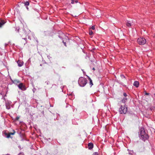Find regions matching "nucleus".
<instances>
[{
  "instance_id": "obj_1",
  "label": "nucleus",
  "mask_w": 155,
  "mask_h": 155,
  "mask_svg": "<svg viewBox=\"0 0 155 155\" xmlns=\"http://www.w3.org/2000/svg\"><path fill=\"white\" fill-rule=\"evenodd\" d=\"M140 134L141 137L144 141L147 139L149 137L147 134H146L143 128H141L140 129Z\"/></svg>"
},
{
  "instance_id": "obj_2",
  "label": "nucleus",
  "mask_w": 155,
  "mask_h": 155,
  "mask_svg": "<svg viewBox=\"0 0 155 155\" xmlns=\"http://www.w3.org/2000/svg\"><path fill=\"white\" fill-rule=\"evenodd\" d=\"M87 80L85 78H81L78 80V83L81 87H84L87 83Z\"/></svg>"
},
{
  "instance_id": "obj_3",
  "label": "nucleus",
  "mask_w": 155,
  "mask_h": 155,
  "mask_svg": "<svg viewBox=\"0 0 155 155\" xmlns=\"http://www.w3.org/2000/svg\"><path fill=\"white\" fill-rule=\"evenodd\" d=\"M137 42L140 45H143L146 42V40L143 37H140L137 39Z\"/></svg>"
},
{
  "instance_id": "obj_4",
  "label": "nucleus",
  "mask_w": 155,
  "mask_h": 155,
  "mask_svg": "<svg viewBox=\"0 0 155 155\" xmlns=\"http://www.w3.org/2000/svg\"><path fill=\"white\" fill-rule=\"evenodd\" d=\"M127 111V107L124 106H121L119 109V111L120 114H126Z\"/></svg>"
},
{
  "instance_id": "obj_5",
  "label": "nucleus",
  "mask_w": 155,
  "mask_h": 155,
  "mask_svg": "<svg viewBox=\"0 0 155 155\" xmlns=\"http://www.w3.org/2000/svg\"><path fill=\"white\" fill-rule=\"evenodd\" d=\"M18 87L21 89L22 90H25L26 89V88L25 86L22 83H21L18 85Z\"/></svg>"
},
{
  "instance_id": "obj_6",
  "label": "nucleus",
  "mask_w": 155,
  "mask_h": 155,
  "mask_svg": "<svg viewBox=\"0 0 155 155\" xmlns=\"http://www.w3.org/2000/svg\"><path fill=\"white\" fill-rule=\"evenodd\" d=\"M13 132L12 133L10 132V133H6L5 134V135L8 138H9L11 137V135H14L15 134V131L14 130H13Z\"/></svg>"
},
{
  "instance_id": "obj_7",
  "label": "nucleus",
  "mask_w": 155,
  "mask_h": 155,
  "mask_svg": "<svg viewBox=\"0 0 155 155\" xmlns=\"http://www.w3.org/2000/svg\"><path fill=\"white\" fill-rule=\"evenodd\" d=\"M17 63L18 64V65L19 67H21L23 64V62L22 61H21L19 60H18L17 61Z\"/></svg>"
},
{
  "instance_id": "obj_8",
  "label": "nucleus",
  "mask_w": 155,
  "mask_h": 155,
  "mask_svg": "<svg viewBox=\"0 0 155 155\" xmlns=\"http://www.w3.org/2000/svg\"><path fill=\"white\" fill-rule=\"evenodd\" d=\"M88 146L89 149H92L93 147V144L91 143H90L88 144Z\"/></svg>"
},
{
  "instance_id": "obj_9",
  "label": "nucleus",
  "mask_w": 155,
  "mask_h": 155,
  "mask_svg": "<svg viewBox=\"0 0 155 155\" xmlns=\"http://www.w3.org/2000/svg\"><path fill=\"white\" fill-rule=\"evenodd\" d=\"M5 23L6 22L4 20H0V27H2Z\"/></svg>"
},
{
  "instance_id": "obj_10",
  "label": "nucleus",
  "mask_w": 155,
  "mask_h": 155,
  "mask_svg": "<svg viewBox=\"0 0 155 155\" xmlns=\"http://www.w3.org/2000/svg\"><path fill=\"white\" fill-rule=\"evenodd\" d=\"M139 82L137 81H135L134 83V85L136 87H138L139 85Z\"/></svg>"
},
{
  "instance_id": "obj_11",
  "label": "nucleus",
  "mask_w": 155,
  "mask_h": 155,
  "mask_svg": "<svg viewBox=\"0 0 155 155\" xmlns=\"http://www.w3.org/2000/svg\"><path fill=\"white\" fill-rule=\"evenodd\" d=\"M128 98L127 97H124L122 100L121 102L123 103H125L127 101Z\"/></svg>"
},
{
  "instance_id": "obj_12",
  "label": "nucleus",
  "mask_w": 155,
  "mask_h": 155,
  "mask_svg": "<svg viewBox=\"0 0 155 155\" xmlns=\"http://www.w3.org/2000/svg\"><path fill=\"white\" fill-rule=\"evenodd\" d=\"M88 79L89 80L90 82L89 84H90L91 85V87L93 85V84L92 82V80L91 79V78L89 77H88Z\"/></svg>"
},
{
  "instance_id": "obj_13",
  "label": "nucleus",
  "mask_w": 155,
  "mask_h": 155,
  "mask_svg": "<svg viewBox=\"0 0 155 155\" xmlns=\"http://www.w3.org/2000/svg\"><path fill=\"white\" fill-rule=\"evenodd\" d=\"M29 2H25V6H26V8L28 10V7H27V6H28L29 5Z\"/></svg>"
},
{
  "instance_id": "obj_14",
  "label": "nucleus",
  "mask_w": 155,
  "mask_h": 155,
  "mask_svg": "<svg viewBox=\"0 0 155 155\" xmlns=\"http://www.w3.org/2000/svg\"><path fill=\"white\" fill-rule=\"evenodd\" d=\"M78 0H71V3L74 4L75 3H77L78 2Z\"/></svg>"
},
{
  "instance_id": "obj_15",
  "label": "nucleus",
  "mask_w": 155,
  "mask_h": 155,
  "mask_svg": "<svg viewBox=\"0 0 155 155\" xmlns=\"http://www.w3.org/2000/svg\"><path fill=\"white\" fill-rule=\"evenodd\" d=\"M6 108L8 109H9L10 108V106L9 105V104H6Z\"/></svg>"
},
{
  "instance_id": "obj_16",
  "label": "nucleus",
  "mask_w": 155,
  "mask_h": 155,
  "mask_svg": "<svg viewBox=\"0 0 155 155\" xmlns=\"http://www.w3.org/2000/svg\"><path fill=\"white\" fill-rule=\"evenodd\" d=\"M89 34L90 35H92L93 34V32L91 29L89 30Z\"/></svg>"
},
{
  "instance_id": "obj_17",
  "label": "nucleus",
  "mask_w": 155,
  "mask_h": 155,
  "mask_svg": "<svg viewBox=\"0 0 155 155\" xmlns=\"http://www.w3.org/2000/svg\"><path fill=\"white\" fill-rule=\"evenodd\" d=\"M126 25L127 27H130L131 26L130 23L129 22H127L126 24Z\"/></svg>"
},
{
  "instance_id": "obj_18",
  "label": "nucleus",
  "mask_w": 155,
  "mask_h": 155,
  "mask_svg": "<svg viewBox=\"0 0 155 155\" xmlns=\"http://www.w3.org/2000/svg\"><path fill=\"white\" fill-rule=\"evenodd\" d=\"M19 118H20V117H19L17 116L16 117V118H15V120H19Z\"/></svg>"
},
{
  "instance_id": "obj_19",
  "label": "nucleus",
  "mask_w": 155,
  "mask_h": 155,
  "mask_svg": "<svg viewBox=\"0 0 155 155\" xmlns=\"http://www.w3.org/2000/svg\"><path fill=\"white\" fill-rule=\"evenodd\" d=\"M123 95L124 96V97H127V95L126 93H124Z\"/></svg>"
},
{
  "instance_id": "obj_20",
  "label": "nucleus",
  "mask_w": 155,
  "mask_h": 155,
  "mask_svg": "<svg viewBox=\"0 0 155 155\" xmlns=\"http://www.w3.org/2000/svg\"><path fill=\"white\" fill-rule=\"evenodd\" d=\"M14 83H18L19 82V81H18L17 80H15L13 82Z\"/></svg>"
},
{
  "instance_id": "obj_21",
  "label": "nucleus",
  "mask_w": 155,
  "mask_h": 155,
  "mask_svg": "<svg viewBox=\"0 0 155 155\" xmlns=\"http://www.w3.org/2000/svg\"><path fill=\"white\" fill-rule=\"evenodd\" d=\"M91 28L93 30H94L95 29V27L94 26H92L91 27Z\"/></svg>"
},
{
  "instance_id": "obj_22",
  "label": "nucleus",
  "mask_w": 155,
  "mask_h": 155,
  "mask_svg": "<svg viewBox=\"0 0 155 155\" xmlns=\"http://www.w3.org/2000/svg\"><path fill=\"white\" fill-rule=\"evenodd\" d=\"M63 43H64V45L66 47V43L65 42H64V41H63Z\"/></svg>"
},
{
  "instance_id": "obj_23",
  "label": "nucleus",
  "mask_w": 155,
  "mask_h": 155,
  "mask_svg": "<svg viewBox=\"0 0 155 155\" xmlns=\"http://www.w3.org/2000/svg\"><path fill=\"white\" fill-rule=\"evenodd\" d=\"M93 155H98V154L97 153H94Z\"/></svg>"
},
{
  "instance_id": "obj_24",
  "label": "nucleus",
  "mask_w": 155,
  "mask_h": 155,
  "mask_svg": "<svg viewBox=\"0 0 155 155\" xmlns=\"http://www.w3.org/2000/svg\"><path fill=\"white\" fill-rule=\"evenodd\" d=\"M121 76L122 77H124V78H125V76H124L123 75H121Z\"/></svg>"
},
{
  "instance_id": "obj_25",
  "label": "nucleus",
  "mask_w": 155,
  "mask_h": 155,
  "mask_svg": "<svg viewBox=\"0 0 155 155\" xmlns=\"http://www.w3.org/2000/svg\"><path fill=\"white\" fill-rule=\"evenodd\" d=\"M153 38H155V33L153 34Z\"/></svg>"
},
{
  "instance_id": "obj_26",
  "label": "nucleus",
  "mask_w": 155,
  "mask_h": 155,
  "mask_svg": "<svg viewBox=\"0 0 155 155\" xmlns=\"http://www.w3.org/2000/svg\"><path fill=\"white\" fill-rule=\"evenodd\" d=\"M145 94H146V95H148L149 94V93H145Z\"/></svg>"
},
{
  "instance_id": "obj_27",
  "label": "nucleus",
  "mask_w": 155,
  "mask_h": 155,
  "mask_svg": "<svg viewBox=\"0 0 155 155\" xmlns=\"http://www.w3.org/2000/svg\"><path fill=\"white\" fill-rule=\"evenodd\" d=\"M92 69L94 70H95V68H92Z\"/></svg>"
}]
</instances>
